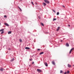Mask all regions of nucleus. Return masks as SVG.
<instances>
[{"label": "nucleus", "mask_w": 74, "mask_h": 74, "mask_svg": "<svg viewBox=\"0 0 74 74\" xmlns=\"http://www.w3.org/2000/svg\"><path fill=\"white\" fill-rule=\"evenodd\" d=\"M37 50H38V51H40V49H38Z\"/></svg>", "instance_id": "nucleus-29"}, {"label": "nucleus", "mask_w": 74, "mask_h": 74, "mask_svg": "<svg viewBox=\"0 0 74 74\" xmlns=\"http://www.w3.org/2000/svg\"><path fill=\"white\" fill-rule=\"evenodd\" d=\"M63 72V71H60V73L61 74V73H62V72Z\"/></svg>", "instance_id": "nucleus-23"}, {"label": "nucleus", "mask_w": 74, "mask_h": 74, "mask_svg": "<svg viewBox=\"0 0 74 74\" xmlns=\"http://www.w3.org/2000/svg\"><path fill=\"white\" fill-rule=\"evenodd\" d=\"M0 25H1V23H0Z\"/></svg>", "instance_id": "nucleus-37"}, {"label": "nucleus", "mask_w": 74, "mask_h": 74, "mask_svg": "<svg viewBox=\"0 0 74 74\" xmlns=\"http://www.w3.org/2000/svg\"><path fill=\"white\" fill-rule=\"evenodd\" d=\"M5 25H6V26H9V25L7 23H5Z\"/></svg>", "instance_id": "nucleus-8"}, {"label": "nucleus", "mask_w": 74, "mask_h": 74, "mask_svg": "<svg viewBox=\"0 0 74 74\" xmlns=\"http://www.w3.org/2000/svg\"><path fill=\"white\" fill-rule=\"evenodd\" d=\"M18 8H19L20 10L21 11H22V9H21L20 8V7H19L18 6Z\"/></svg>", "instance_id": "nucleus-15"}, {"label": "nucleus", "mask_w": 74, "mask_h": 74, "mask_svg": "<svg viewBox=\"0 0 74 74\" xmlns=\"http://www.w3.org/2000/svg\"><path fill=\"white\" fill-rule=\"evenodd\" d=\"M44 1L45 3H47V4H49V1L48 0H45Z\"/></svg>", "instance_id": "nucleus-2"}, {"label": "nucleus", "mask_w": 74, "mask_h": 74, "mask_svg": "<svg viewBox=\"0 0 74 74\" xmlns=\"http://www.w3.org/2000/svg\"><path fill=\"white\" fill-rule=\"evenodd\" d=\"M66 45L67 46V47H69V43H67L66 44Z\"/></svg>", "instance_id": "nucleus-10"}, {"label": "nucleus", "mask_w": 74, "mask_h": 74, "mask_svg": "<svg viewBox=\"0 0 74 74\" xmlns=\"http://www.w3.org/2000/svg\"><path fill=\"white\" fill-rule=\"evenodd\" d=\"M14 58H13L10 61L11 62H12L13 61H14Z\"/></svg>", "instance_id": "nucleus-17"}, {"label": "nucleus", "mask_w": 74, "mask_h": 74, "mask_svg": "<svg viewBox=\"0 0 74 74\" xmlns=\"http://www.w3.org/2000/svg\"><path fill=\"white\" fill-rule=\"evenodd\" d=\"M62 7H63L64 8H65V6L64 5H62Z\"/></svg>", "instance_id": "nucleus-30"}, {"label": "nucleus", "mask_w": 74, "mask_h": 74, "mask_svg": "<svg viewBox=\"0 0 74 74\" xmlns=\"http://www.w3.org/2000/svg\"><path fill=\"white\" fill-rule=\"evenodd\" d=\"M67 74H69V73H70V71H67Z\"/></svg>", "instance_id": "nucleus-20"}, {"label": "nucleus", "mask_w": 74, "mask_h": 74, "mask_svg": "<svg viewBox=\"0 0 74 74\" xmlns=\"http://www.w3.org/2000/svg\"><path fill=\"white\" fill-rule=\"evenodd\" d=\"M68 26L70 27V25H68Z\"/></svg>", "instance_id": "nucleus-33"}, {"label": "nucleus", "mask_w": 74, "mask_h": 74, "mask_svg": "<svg viewBox=\"0 0 74 74\" xmlns=\"http://www.w3.org/2000/svg\"><path fill=\"white\" fill-rule=\"evenodd\" d=\"M0 70L1 71H3V68H1V69H0Z\"/></svg>", "instance_id": "nucleus-13"}, {"label": "nucleus", "mask_w": 74, "mask_h": 74, "mask_svg": "<svg viewBox=\"0 0 74 74\" xmlns=\"http://www.w3.org/2000/svg\"><path fill=\"white\" fill-rule=\"evenodd\" d=\"M19 41H20V42H22V39H19Z\"/></svg>", "instance_id": "nucleus-14"}, {"label": "nucleus", "mask_w": 74, "mask_h": 74, "mask_svg": "<svg viewBox=\"0 0 74 74\" xmlns=\"http://www.w3.org/2000/svg\"><path fill=\"white\" fill-rule=\"evenodd\" d=\"M62 41H63V40H61V42H62Z\"/></svg>", "instance_id": "nucleus-35"}, {"label": "nucleus", "mask_w": 74, "mask_h": 74, "mask_svg": "<svg viewBox=\"0 0 74 74\" xmlns=\"http://www.w3.org/2000/svg\"><path fill=\"white\" fill-rule=\"evenodd\" d=\"M31 4H32L33 5H34V4L33 3V2L32 1L31 2Z\"/></svg>", "instance_id": "nucleus-27"}, {"label": "nucleus", "mask_w": 74, "mask_h": 74, "mask_svg": "<svg viewBox=\"0 0 74 74\" xmlns=\"http://www.w3.org/2000/svg\"><path fill=\"white\" fill-rule=\"evenodd\" d=\"M25 49H30V48L28 47H26L25 48Z\"/></svg>", "instance_id": "nucleus-7"}, {"label": "nucleus", "mask_w": 74, "mask_h": 74, "mask_svg": "<svg viewBox=\"0 0 74 74\" xmlns=\"http://www.w3.org/2000/svg\"><path fill=\"white\" fill-rule=\"evenodd\" d=\"M68 67L70 68L71 67V65H70L69 64H68Z\"/></svg>", "instance_id": "nucleus-5"}, {"label": "nucleus", "mask_w": 74, "mask_h": 74, "mask_svg": "<svg viewBox=\"0 0 74 74\" xmlns=\"http://www.w3.org/2000/svg\"><path fill=\"white\" fill-rule=\"evenodd\" d=\"M4 30V29H1L0 30V32H2V31H3Z\"/></svg>", "instance_id": "nucleus-21"}, {"label": "nucleus", "mask_w": 74, "mask_h": 74, "mask_svg": "<svg viewBox=\"0 0 74 74\" xmlns=\"http://www.w3.org/2000/svg\"><path fill=\"white\" fill-rule=\"evenodd\" d=\"M52 64L53 65H55V62H54V61H52Z\"/></svg>", "instance_id": "nucleus-6"}, {"label": "nucleus", "mask_w": 74, "mask_h": 74, "mask_svg": "<svg viewBox=\"0 0 74 74\" xmlns=\"http://www.w3.org/2000/svg\"><path fill=\"white\" fill-rule=\"evenodd\" d=\"M74 48H72L71 50H70V51H69V53L70 54L71 53V51H73V50H74Z\"/></svg>", "instance_id": "nucleus-3"}, {"label": "nucleus", "mask_w": 74, "mask_h": 74, "mask_svg": "<svg viewBox=\"0 0 74 74\" xmlns=\"http://www.w3.org/2000/svg\"><path fill=\"white\" fill-rule=\"evenodd\" d=\"M56 20V18H53V21H55Z\"/></svg>", "instance_id": "nucleus-19"}, {"label": "nucleus", "mask_w": 74, "mask_h": 74, "mask_svg": "<svg viewBox=\"0 0 74 74\" xmlns=\"http://www.w3.org/2000/svg\"><path fill=\"white\" fill-rule=\"evenodd\" d=\"M4 18H7V16L6 15L4 16Z\"/></svg>", "instance_id": "nucleus-25"}, {"label": "nucleus", "mask_w": 74, "mask_h": 74, "mask_svg": "<svg viewBox=\"0 0 74 74\" xmlns=\"http://www.w3.org/2000/svg\"><path fill=\"white\" fill-rule=\"evenodd\" d=\"M59 29H60V27H58V29H57V31H58L59 30Z\"/></svg>", "instance_id": "nucleus-11"}, {"label": "nucleus", "mask_w": 74, "mask_h": 74, "mask_svg": "<svg viewBox=\"0 0 74 74\" xmlns=\"http://www.w3.org/2000/svg\"><path fill=\"white\" fill-rule=\"evenodd\" d=\"M52 11L54 12H56L55 11V10H53Z\"/></svg>", "instance_id": "nucleus-24"}, {"label": "nucleus", "mask_w": 74, "mask_h": 74, "mask_svg": "<svg viewBox=\"0 0 74 74\" xmlns=\"http://www.w3.org/2000/svg\"><path fill=\"white\" fill-rule=\"evenodd\" d=\"M4 33V31H2L1 33V34H3Z\"/></svg>", "instance_id": "nucleus-26"}, {"label": "nucleus", "mask_w": 74, "mask_h": 74, "mask_svg": "<svg viewBox=\"0 0 74 74\" xmlns=\"http://www.w3.org/2000/svg\"><path fill=\"white\" fill-rule=\"evenodd\" d=\"M32 60V59H29V60H30V61H31V60Z\"/></svg>", "instance_id": "nucleus-31"}, {"label": "nucleus", "mask_w": 74, "mask_h": 74, "mask_svg": "<svg viewBox=\"0 0 74 74\" xmlns=\"http://www.w3.org/2000/svg\"><path fill=\"white\" fill-rule=\"evenodd\" d=\"M45 64V65L47 67V66H48V64H47V62H45L44 63Z\"/></svg>", "instance_id": "nucleus-4"}, {"label": "nucleus", "mask_w": 74, "mask_h": 74, "mask_svg": "<svg viewBox=\"0 0 74 74\" xmlns=\"http://www.w3.org/2000/svg\"><path fill=\"white\" fill-rule=\"evenodd\" d=\"M8 49V50H10V49Z\"/></svg>", "instance_id": "nucleus-36"}, {"label": "nucleus", "mask_w": 74, "mask_h": 74, "mask_svg": "<svg viewBox=\"0 0 74 74\" xmlns=\"http://www.w3.org/2000/svg\"><path fill=\"white\" fill-rule=\"evenodd\" d=\"M37 71L38 72H39V73H41V72H42V71H41V69H37Z\"/></svg>", "instance_id": "nucleus-1"}, {"label": "nucleus", "mask_w": 74, "mask_h": 74, "mask_svg": "<svg viewBox=\"0 0 74 74\" xmlns=\"http://www.w3.org/2000/svg\"><path fill=\"white\" fill-rule=\"evenodd\" d=\"M29 66H30V65H29Z\"/></svg>", "instance_id": "nucleus-38"}, {"label": "nucleus", "mask_w": 74, "mask_h": 74, "mask_svg": "<svg viewBox=\"0 0 74 74\" xmlns=\"http://www.w3.org/2000/svg\"><path fill=\"white\" fill-rule=\"evenodd\" d=\"M11 31H10L8 32V34H11Z\"/></svg>", "instance_id": "nucleus-18"}, {"label": "nucleus", "mask_w": 74, "mask_h": 74, "mask_svg": "<svg viewBox=\"0 0 74 74\" xmlns=\"http://www.w3.org/2000/svg\"><path fill=\"white\" fill-rule=\"evenodd\" d=\"M43 53H44V52H40L39 54L40 55H42V54H43Z\"/></svg>", "instance_id": "nucleus-12"}, {"label": "nucleus", "mask_w": 74, "mask_h": 74, "mask_svg": "<svg viewBox=\"0 0 74 74\" xmlns=\"http://www.w3.org/2000/svg\"><path fill=\"white\" fill-rule=\"evenodd\" d=\"M67 74V72H64V74Z\"/></svg>", "instance_id": "nucleus-28"}, {"label": "nucleus", "mask_w": 74, "mask_h": 74, "mask_svg": "<svg viewBox=\"0 0 74 74\" xmlns=\"http://www.w3.org/2000/svg\"><path fill=\"white\" fill-rule=\"evenodd\" d=\"M43 5H44V6H45V5H46V3H43Z\"/></svg>", "instance_id": "nucleus-9"}, {"label": "nucleus", "mask_w": 74, "mask_h": 74, "mask_svg": "<svg viewBox=\"0 0 74 74\" xmlns=\"http://www.w3.org/2000/svg\"><path fill=\"white\" fill-rule=\"evenodd\" d=\"M32 64H34V62H32Z\"/></svg>", "instance_id": "nucleus-34"}, {"label": "nucleus", "mask_w": 74, "mask_h": 74, "mask_svg": "<svg viewBox=\"0 0 74 74\" xmlns=\"http://www.w3.org/2000/svg\"><path fill=\"white\" fill-rule=\"evenodd\" d=\"M40 24L42 26H44V24H43L42 23H41Z\"/></svg>", "instance_id": "nucleus-16"}, {"label": "nucleus", "mask_w": 74, "mask_h": 74, "mask_svg": "<svg viewBox=\"0 0 74 74\" xmlns=\"http://www.w3.org/2000/svg\"><path fill=\"white\" fill-rule=\"evenodd\" d=\"M38 18H39V19H40V16L38 17Z\"/></svg>", "instance_id": "nucleus-32"}, {"label": "nucleus", "mask_w": 74, "mask_h": 74, "mask_svg": "<svg viewBox=\"0 0 74 74\" xmlns=\"http://www.w3.org/2000/svg\"><path fill=\"white\" fill-rule=\"evenodd\" d=\"M59 12H58L57 13V15H59Z\"/></svg>", "instance_id": "nucleus-22"}]
</instances>
